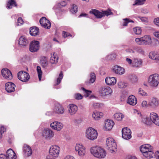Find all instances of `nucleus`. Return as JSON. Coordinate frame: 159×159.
<instances>
[{
	"label": "nucleus",
	"instance_id": "obj_37",
	"mask_svg": "<svg viewBox=\"0 0 159 159\" xmlns=\"http://www.w3.org/2000/svg\"><path fill=\"white\" fill-rule=\"evenodd\" d=\"M58 60V57L55 53L51 56L50 59V62L51 64H56Z\"/></svg>",
	"mask_w": 159,
	"mask_h": 159
},
{
	"label": "nucleus",
	"instance_id": "obj_59",
	"mask_svg": "<svg viewBox=\"0 0 159 159\" xmlns=\"http://www.w3.org/2000/svg\"><path fill=\"white\" fill-rule=\"evenodd\" d=\"M153 22L156 25L159 27V17L155 19L154 20Z\"/></svg>",
	"mask_w": 159,
	"mask_h": 159
},
{
	"label": "nucleus",
	"instance_id": "obj_50",
	"mask_svg": "<svg viewBox=\"0 0 159 159\" xmlns=\"http://www.w3.org/2000/svg\"><path fill=\"white\" fill-rule=\"evenodd\" d=\"M117 84L118 87L120 88H124L126 86V85L124 82L121 81L118 82Z\"/></svg>",
	"mask_w": 159,
	"mask_h": 159
},
{
	"label": "nucleus",
	"instance_id": "obj_43",
	"mask_svg": "<svg viewBox=\"0 0 159 159\" xmlns=\"http://www.w3.org/2000/svg\"><path fill=\"white\" fill-rule=\"evenodd\" d=\"M145 2V0H135L134 3L133 5H141L144 4Z\"/></svg>",
	"mask_w": 159,
	"mask_h": 159
},
{
	"label": "nucleus",
	"instance_id": "obj_27",
	"mask_svg": "<svg viewBox=\"0 0 159 159\" xmlns=\"http://www.w3.org/2000/svg\"><path fill=\"white\" fill-rule=\"evenodd\" d=\"M89 13L94 15L98 18H101L104 16L103 12H100L96 9H92L90 11Z\"/></svg>",
	"mask_w": 159,
	"mask_h": 159
},
{
	"label": "nucleus",
	"instance_id": "obj_3",
	"mask_svg": "<svg viewBox=\"0 0 159 159\" xmlns=\"http://www.w3.org/2000/svg\"><path fill=\"white\" fill-rule=\"evenodd\" d=\"M98 135L97 130L91 127H89L86 130L85 136L89 140L93 141L97 139Z\"/></svg>",
	"mask_w": 159,
	"mask_h": 159
},
{
	"label": "nucleus",
	"instance_id": "obj_49",
	"mask_svg": "<svg viewBox=\"0 0 159 159\" xmlns=\"http://www.w3.org/2000/svg\"><path fill=\"white\" fill-rule=\"evenodd\" d=\"M78 7L75 5L73 4L72 6L71 11L72 13H75L77 11Z\"/></svg>",
	"mask_w": 159,
	"mask_h": 159
},
{
	"label": "nucleus",
	"instance_id": "obj_52",
	"mask_svg": "<svg viewBox=\"0 0 159 159\" xmlns=\"http://www.w3.org/2000/svg\"><path fill=\"white\" fill-rule=\"evenodd\" d=\"M74 98L76 99L80 100L83 98V97L80 94L78 93L75 95Z\"/></svg>",
	"mask_w": 159,
	"mask_h": 159
},
{
	"label": "nucleus",
	"instance_id": "obj_60",
	"mask_svg": "<svg viewBox=\"0 0 159 159\" xmlns=\"http://www.w3.org/2000/svg\"><path fill=\"white\" fill-rule=\"evenodd\" d=\"M134 113L135 115H137L140 117L141 116H142L140 111L137 110H134Z\"/></svg>",
	"mask_w": 159,
	"mask_h": 159
},
{
	"label": "nucleus",
	"instance_id": "obj_26",
	"mask_svg": "<svg viewBox=\"0 0 159 159\" xmlns=\"http://www.w3.org/2000/svg\"><path fill=\"white\" fill-rule=\"evenodd\" d=\"M113 71L116 74L119 75L124 74L125 72V70L124 68L118 66H114L113 69Z\"/></svg>",
	"mask_w": 159,
	"mask_h": 159
},
{
	"label": "nucleus",
	"instance_id": "obj_17",
	"mask_svg": "<svg viewBox=\"0 0 159 159\" xmlns=\"http://www.w3.org/2000/svg\"><path fill=\"white\" fill-rule=\"evenodd\" d=\"M150 119L153 122L157 125L159 126V116L155 113L152 112L150 114Z\"/></svg>",
	"mask_w": 159,
	"mask_h": 159
},
{
	"label": "nucleus",
	"instance_id": "obj_13",
	"mask_svg": "<svg viewBox=\"0 0 159 159\" xmlns=\"http://www.w3.org/2000/svg\"><path fill=\"white\" fill-rule=\"evenodd\" d=\"M114 125V123L113 120L110 119H107L104 121L103 128L105 130L109 131L112 129Z\"/></svg>",
	"mask_w": 159,
	"mask_h": 159
},
{
	"label": "nucleus",
	"instance_id": "obj_12",
	"mask_svg": "<svg viewBox=\"0 0 159 159\" xmlns=\"http://www.w3.org/2000/svg\"><path fill=\"white\" fill-rule=\"evenodd\" d=\"M53 110L54 113L59 115L63 114L65 112V110L63 107L58 104L55 105Z\"/></svg>",
	"mask_w": 159,
	"mask_h": 159
},
{
	"label": "nucleus",
	"instance_id": "obj_7",
	"mask_svg": "<svg viewBox=\"0 0 159 159\" xmlns=\"http://www.w3.org/2000/svg\"><path fill=\"white\" fill-rule=\"evenodd\" d=\"M112 91L109 87H103L100 89L99 93L101 96L104 97L108 95H111Z\"/></svg>",
	"mask_w": 159,
	"mask_h": 159
},
{
	"label": "nucleus",
	"instance_id": "obj_32",
	"mask_svg": "<svg viewBox=\"0 0 159 159\" xmlns=\"http://www.w3.org/2000/svg\"><path fill=\"white\" fill-rule=\"evenodd\" d=\"M30 33L32 36H35L38 35L39 34V30L36 27H31L30 28Z\"/></svg>",
	"mask_w": 159,
	"mask_h": 159
},
{
	"label": "nucleus",
	"instance_id": "obj_1",
	"mask_svg": "<svg viewBox=\"0 0 159 159\" xmlns=\"http://www.w3.org/2000/svg\"><path fill=\"white\" fill-rule=\"evenodd\" d=\"M89 150L91 154L94 157L98 158H104L107 155V152L105 149L99 146L92 147L90 148Z\"/></svg>",
	"mask_w": 159,
	"mask_h": 159
},
{
	"label": "nucleus",
	"instance_id": "obj_47",
	"mask_svg": "<svg viewBox=\"0 0 159 159\" xmlns=\"http://www.w3.org/2000/svg\"><path fill=\"white\" fill-rule=\"evenodd\" d=\"M63 78V74L62 71H61L60 74L59 75V77L57 79V83L55 85H58L60 83L61 79Z\"/></svg>",
	"mask_w": 159,
	"mask_h": 159
},
{
	"label": "nucleus",
	"instance_id": "obj_15",
	"mask_svg": "<svg viewBox=\"0 0 159 159\" xmlns=\"http://www.w3.org/2000/svg\"><path fill=\"white\" fill-rule=\"evenodd\" d=\"M1 73L3 77L6 79L11 80L12 78V75L11 72L6 68L3 69L2 70Z\"/></svg>",
	"mask_w": 159,
	"mask_h": 159
},
{
	"label": "nucleus",
	"instance_id": "obj_33",
	"mask_svg": "<svg viewBox=\"0 0 159 159\" xmlns=\"http://www.w3.org/2000/svg\"><path fill=\"white\" fill-rule=\"evenodd\" d=\"M113 116L114 119L117 121H122L123 118L124 117V115L120 112H117L115 113Z\"/></svg>",
	"mask_w": 159,
	"mask_h": 159
},
{
	"label": "nucleus",
	"instance_id": "obj_41",
	"mask_svg": "<svg viewBox=\"0 0 159 159\" xmlns=\"http://www.w3.org/2000/svg\"><path fill=\"white\" fill-rule=\"evenodd\" d=\"M90 78L89 83H93L95 80L96 75L94 73H91L90 75Z\"/></svg>",
	"mask_w": 159,
	"mask_h": 159
},
{
	"label": "nucleus",
	"instance_id": "obj_34",
	"mask_svg": "<svg viewBox=\"0 0 159 159\" xmlns=\"http://www.w3.org/2000/svg\"><path fill=\"white\" fill-rule=\"evenodd\" d=\"M142 37L144 45H150L152 43V39L149 36L145 35Z\"/></svg>",
	"mask_w": 159,
	"mask_h": 159
},
{
	"label": "nucleus",
	"instance_id": "obj_25",
	"mask_svg": "<svg viewBox=\"0 0 159 159\" xmlns=\"http://www.w3.org/2000/svg\"><path fill=\"white\" fill-rule=\"evenodd\" d=\"M15 85L11 82H8L6 84L5 89L8 93L14 92L15 90Z\"/></svg>",
	"mask_w": 159,
	"mask_h": 159
},
{
	"label": "nucleus",
	"instance_id": "obj_23",
	"mask_svg": "<svg viewBox=\"0 0 159 159\" xmlns=\"http://www.w3.org/2000/svg\"><path fill=\"white\" fill-rule=\"evenodd\" d=\"M142 63L143 61L141 59L134 58L133 60L132 66L135 68H139L141 66Z\"/></svg>",
	"mask_w": 159,
	"mask_h": 159
},
{
	"label": "nucleus",
	"instance_id": "obj_4",
	"mask_svg": "<svg viewBox=\"0 0 159 159\" xmlns=\"http://www.w3.org/2000/svg\"><path fill=\"white\" fill-rule=\"evenodd\" d=\"M148 83L150 86L152 88H156L158 86L159 84V75L155 73L149 76Z\"/></svg>",
	"mask_w": 159,
	"mask_h": 159
},
{
	"label": "nucleus",
	"instance_id": "obj_58",
	"mask_svg": "<svg viewBox=\"0 0 159 159\" xmlns=\"http://www.w3.org/2000/svg\"><path fill=\"white\" fill-rule=\"evenodd\" d=\"M139 93L142 96H145L146 95L147 93L143 90L139 89Z\"/></svg>",
	"mask_w": 159,
	"mask_h": 159
},
{
	"label": "nucleus",
	"instance_id": "obj_29",
	"mask_svg": "<svg viewBox=\"0 0 159 159\" xmlns=\"http://www.w3.org/2000/svg\"><path fill=\"white\" fill-rule=\"evenodd\" d=\"M127 103L132 106H134L137 103V99L134 96L130 95L128 97Z\"/></svg>",
	"mask_w": 159,
	"mask_h": 159
},
{
	"label": "nucleus",
	"instance_id": "obj_56",
	"mask_svg": "<svg viewBox=\"0 0 159 159\" xmlns=\"http://www.w3.org/2000/svg\"><path fill=\"white\" fill-rule=\"evenodd\" d=\"M137 18H139L142 22H148V19L145 17L138 16L137 17Z\"/></svg>",
	"mask_w": 159,
	"mask_h": 159
},
{
	"label": "nucleus",
	"instance_id": "obj_21",
	"mask_svg": "<svg viewBox=\"0 0 159 159\" xmlns=\"http://www.w3.org/2000/svg\"><path fill=\"white\" fill-rule=\"evenodd\" d=\"M5 156L7 159H16V153L11 149L7 151Z\"/></svg>",
	"mask_w": 159,
	"mask_h": 159
},
{
	"label": "nucleus",
	"instance_id": "obj_24",
	"mask_svg": "<svg viewBox=\"0 0 159 159\" xmlns=\"http://www.w3.org/2000/svg\"><path fill=\"white\" fill-rule=\"evenodd\" d=\"M23 151L25 155L27 157L30 156L32 153L31 147L26 144H24L23 146Z\"/></svg>",
	"mask_w": 159,
	"mask_h": 159
},
{
	"label": "nucleus",
	"instance_id": "obj_10",
	"mask_svg": "<svg viewBox=\"0 0 159 159\" xmlns=\"http://www.w3.org/2000/svg\"><path fill=\"white\" fill-rule=\"evenodd\" d=\"M54 135L53 132L48 129H44L42 132L43 136L47 140L52 139Z\"/></svg>",
	"mask_w": 159,
	"mask_h": 159
},
{
	"label": "nucleus",
	"instance_id": "obj_63",
	"mask_svg": "<svg viewBox=\"0 0 159 159\" xmlns=\"http://www.w3.org/2000/svg\"><path fill=\"white\" fill-rule=\"evenodd\" d=\"M147 102L146 101H143L142 103H141V106L142 107H146L148 106V105H147Z\"/></svg>",
	"mask_w": 159,
	"mask_h": 159
},
{
	"label": "nucleus",
	"instance_id": "obj_57",
	"mask_svg": "<svg viewBox=\"0 0 159 159\" xmlns=\"http://www.w3.org/2000/svg\"><path fill=\"white\" fill-rule=\"evenodd\" d=\"M62 35L63 37L65 38L69 36H70L71 37H72L70 33H67L65 31L63 32L62 33Z\"/></svg>",
	"mask_w": 159,
	"mask_h": 159
},
{
	"label": "nucleus",
	"instance_id": "obj_44",
	"mask_svg": "<svg viewBox=\"0 0 159 159\" xmlns=\"http://www.w3.org/2000/svg\"><path fill=\"white\" fill-rule=\"evenodd\" d=\"M134 33L136 34H141L142 30L139 27H136L133 28Z\"/></svg>",
	"mask_w": 159,
	"mask_h": 159
},
{
	"label": "nucleus",
	"instance_id": "obj_38",
	"mask_svg": "<svg viewBox=\"0 0 159 159\" xmlns=\"http://www.w3.org/2000/svg\"><path fill=\"white\" fill-rule=\"evenodd\" d=\"M143 155L148 159H150L153 158L155 154L153 151H150L147 152H145Z\"/></svg>",
	"mask_w": 159,
	"mask_h": 159
},
{
	"label": "nucleus",
	"instance_id": "obj_53",
	"mask_svg": "<svg viewBox=\"0 0 159 159\" xmlns=\"http://www.w3.org/2000/svg\"><path fill=\"white\" fill-rule=\"evenodd\" d=\"M24 23V21L21 17H19L17 20V26H19L22 25Z\"/></svg>",
	"mask_w": 159,
	"mask_h": 159
},
{
	"label": "nucleus",
	"instance_id": "obj_51",
	"mask_svg": "<svg viewBox=\"0 0 159 159\" xmlns=\"http://www.w3.org/2000/svg\"><path fill=\"white\" fill-rule=\"evenodd\" d=\"M116 57V55L115 54H111L107 56V59L109 60H113Z\"/></svg>",
	"mask_w": 159,
	"mask_h": 159
},
{
	"label": "nucleus",
	"instance_id": "obj_40",
	"mask_svg": "<svg viewBox=\"0 0 159 159\" xmlns=\"http://www.w3.org/2000/svg\"><path fill=\"white\" fill-rule=\"evenodd\" d=\"M129 79L131 82L133 83H136L138 81L137 77L135 75H130L129 76Z\"/></svg>",
	"mask_w": 159,
	"mask_h": 159
},
{
	"label": "nucleus",
	"instance_id": "obj_31",
	"mask_svg": "<svg viewBox=\"0 0 159 159\" xmlns=\"http://www.w3.org/2000/svg\"><path fill=\"white\" fill-rule=\"evenodd\" d=\"M149 57L151 59L157 61V62L159 63V56L157 52H150L149 54Z\"/></svg>",
	"mask_w": 159,
	"mask_h": 159
},
{
	"label": "nucleus",
	"instance_id": "obj_11",
	"mask_svg": "<svg viewBox=\"0 0 159 159\" xmlns=\"http://www.w3.org/2000/svg\"><path fill=\"white\" fill-rule=\"evenodd\" d=\"M39 48V42L37 41H32L30 46V50L32 52H34L38 51Z\"/></svg>",
	"mask_w": 159,
	"mask_h": 159
},
{
	"label": "nucleus",
	"instance_id": "obj_30",
	"mask_svg": "<svg viewBox=\"0 0 159 159\" xmlns=\"http://www.w3.org/2000/svg\"><path fill=\"white\" fill-rule=\"evenodd\" d=\"M40 64L44 68L48 67V59L47 57H42L40 59Z\"/></svg>",
	"mask_w": 159,
	"mask_h": 159
},
{
	"label": "nucleus",
	"instance_id": "obj_20",
	"mask_svg": "<svg viewBox=\"0 0 159 159\" xmlns=\"http://www.w3.org/2000/svg\"><path fill=\"white\" fill-rule=\"evenodd\" d=\"M148 105L153 108H155L157 107L159 105V100L156 98H153L149 101Z\"/></svg>",
	"mask_w": 159,
	"mask_h": 159
},
{
	"label": "nucleus",
	"instance_id": "obj_46",
	"mask_svg": "<svg viewBox=\"0 0 159 159\" xmlns=\"http://www.w3.org/2000/svg\"><path fill=\"white\" fill-rule=\"evenodd\" d=\"M123 20L124 21L122 25L124 26H126L127 24L129 22H134V21L133 20H130L128 18L124 19Z\"/></svg>",
	"mask_w": 159,
	"mask_h": 159
},
{
	"label": "nucleus",
	"instance_id": "obj_9",
	"mask_svg": "<svg viewBox=\"0 0 159 159\" xmlns=\"http://www.w3.org/2000/svg\"><path fill=\"white\" fill-rule=\"evenodd\" d=\"M122 137L125 139L128 140L131 138V131L128 128L125 127L122 129Z\"/></svg>",
	"mask_w": 159,
	"mask_h": 159
},
{
	"label": "nucleus",
	"instance_id": "obj_28",
	"mask_svg": "<svg viewBox=\"0 0 159 159\" xmlns=\"http://www.w3.org/2000/svg\"><path fill=\"white\" fill-rule=\"evenodd\" d=\"M106 84L108 85H114L116 82V78L114 77H107L105 79Z\"/></svg>",
	"mask_w": 159,
	"mask_h": 159
},
{
	"label": "nucleus",
	"instance_id": "obj_54",
	"mask_svg": "<svg viewBox=\"0 0 159 159\" xmlns=\"http://www.w3.org/2000/svg\"><path fill=\"white\" fill-rule=\"evenodd\" d=\"M6 129L3 126H1L0 129V139L2 137V134L6 131Z\"/></svg>",
	"mask_w": 159,
	"mask_h": 159
},
{
	"label": "nucleus",
	"instance_id": "obj_48",
	"mask_svg": "<svg viewBox=\"0 0 159 159\" xmlns=\"http://www.w3.org/2000/svg\"><path fill=\"white\" fill-rule=\"evenodd\" d=\"M92 105L94 108L97 109L102 107L103 106V104L102 103H93Z\"/></svg>",
	"mask_w": 159,
	"mask_h": 159
},
{
	"label": "nucleus",
	"instance_id": "obj_55",
	"mask_svg": "<svg viewBox=\"0 0 159 159\" xmlns=\"http://www.w3.org/2000/svg\"><path fill=\"white\" fill-rule=\"evenodd\" d=\"M103 13L104 14V16H108L111 14H112V12H111V11L109 10L108 11H102Z\"/></svg>",
	"mask_w": 159,
	"mask_h": 159
},
{
	"label": "nucleus",
	"instance_id": "obj_22",
	"mask_svg": "<svg viewBox=\"0 0 159 159\" xmlns=\"http://www.w3.org/2000/svg\"><path fill=\"white\" fill-rule=\"evenodd\" d=\"M103 116V113L101 112L94 111L92 115V118L95 120H98L102 118Z\"/></svg>",
	"mask_w": 159,
	"mask_h": 159
},
{
	"label": "nucleus",
	"instance_id": "obj_36",
	"mask_svg": "<svg viewBox=\"0 0 159 159\" xmlns=\"http://www.w3.org/2000/svg\"><path fill=\"white\" fill-rule=\"evenodd\" d=\"M141 121L147 125H150L152 124V121L148 117L145 116H142L140 117Z\"/></svg>",
	"mask_w": 159,
	"mask_h": 159
},
{
	"label": "nucleus",
	"instance_id": "obj_5",
	"mask_svg": "<svg viewBox=\"0 0 159 159\" xmlns=\"http://www.w3.org/2000/svg\"><path fill=\"white\" fill-rule=\"evenodd\" d=\"M75 152L79 156L83 157L86 153V148L82 144L77 143L75 146Z\"/></svg>",
	"mask_w": 159,
	"mask_h": 159
},
{
	"label": "nucleus",
	"instance_id": "obj_35",
	"mask_svg": "<svg viewBox=\"0 0 159 159\" xmlns=\"http://www.w3.org/2000/svg\"><path fill=\"white\" fill-rule=\"evenodd\" d=\"M28 43L26 38L24 36H21L19 40V43L20 45L26 46Z\"/></svg>",
	"mask_w": 159,
	"mask_h": 159
},
{
	"label": "nucleus",
	"instance_id": "obj_18",
	"mask_svg": "<svg viewBox=\"0 0 159 159\" xmlns=\"http://www.w3.org/2000/svg\"><path fill=\"white\" fill-rule=\"evenodd\" d=\"M68 113L71 116L75 115L78 111L77 106L74 104L69 105L68 107Z\"/></svg>",
	"mask_w": 159,
	"mask_h": 159
},
{
	"label": "nucleus",
	"instance_id": "obj_16",
	"mask_svg": "<svg viewBox=\"0 0 159 159\" xmlns=\"http://www.w3.org/2000/svg\"><path fill=\"white\" fill-rule=\"evenodd\" d=\"M39 22L41 25L45 28L49 29L51 27V23L45 17H42L40 19Z\"/></svg>",
	"mask_w": 159,
	"mask_h": 159
},
{
	"label": "nucleus",
	"instance_id": "obj_45",
	"mask_svg": "<svg viewBox=\"0 0 159 159\" xmlns=\"http://www.w3.org/2000/svg\"><path fill=\"white\" fill-rule=\"evenodd\" d=\"M135 41L136 43L140 45L144 44L142 37L140 38H136L135 39Z\"/></svg>",
	"mask_w": 159,
	"mask_h": 159
},
{
	"label": "nucleus",
	"instance_id": "obj_64",
	"mask_svg": "<svg viewBox=\"0 0 159 159\" xmlns=\"http://www.w3.org/2000/svg\"><path fill=\"white\" fill-rule=\"evenodd\" d=\"M64 159H75V158L72 156L68 155L65 157Z\"/></svg>",
	"mask_w": 159,
	"mask_h": 159
},
{
	"label": "nucleus",
	"instance_id": "obj_19",
	"mask_svg": "<svg viewBox=\"0 0 159 159\" xmlns=\"http://www.w3.org/2000/svg\"><path fill=\"white\" fill-rule=\"evenodd\" d=\"M152 147L149 144H146L141 146L140 148V151L143 154L150 151H153Z\"/></svg>",
	"mask_w": 159,
	"mask_h": 159
},
{
	"label": "nucleus",
	"instance_id": "obj_61",
	"mask_svg": "<svg viewBox=\"0 0 159 159\" xmlns=\"http://www.w3.org/2000/svg\"><path fill=\"white\" fill-rule=\"evenodd\" d=\"M126 60L127 63L132 66L133 60L128 57L126 58Z\"/></svg>",
	"mask_w": 159,
	"mask_h": 159
},
{
	"label": "nucleus",
	"instance_id": "obj_2",
	"mask_svg": "<svg viewBox=\"0 0 159 159\" xmlns=\"http://www.w3.org/2000/svg\"><path fill=\"white\" fill-rule=\"evenodd\" d=\"M106 144L107 149L111 153H113L117 151V145L113 139L107 138Z\"/></svg>",
	"mask_w": 159,
	"mask_h": 159
},
{
	"label": "nucleus",
	"instance_id": "obj_39",
	"mask_svg": "<svg viewBox=\"0 0 159 159\" xmlns=\"http://www.w3.org/2000/svg\"><path fill=\"white\" fill-rule=\"evenodd\" d=\"M14 5L15 6H17L16 2L15 0H10L8 2L7 4V7L8 9H11L12 8V6Z\"/></svg>",
	"mask_w": 159,
	"mask_h": 159
},
{
	"label": "nucleus",
	"instance_id": "obj_62",
	"mask_svg": "<svg viewBox=\"0 0 159 159\" xmlns=\"http://www.w3.org/2000/svg\"><path fill=\"white\" fill-rule=\"evenodd\" d=\"M81 89L82 90L84 91L87 94V96L89 95L91 93V91L86 90L84 88H81Z\"/></svg>",
	"mask_w": 159,
	"mask_h": 159
},
{
	"label": "nucleus",
	"instance_id": "obj_14",
	"mask_svg": "<svg viewBox=\"0 0 159 159\" xmlns=\"http://www.w3.org/2000/svg\"><path fill=\"white\" fill-rule=\"evenodd\" d=\"M50 126L52 129L59 131L62 129L63 125L61 122L55 121L50 124Z\"/></svg>",
	"mask_w": 159,
	"mask_h": 159
},
{
	"label": "nucleus",
	"instance_id": "obj_8",
	"mask_svg": "<svg viewBox=\"0 0 159 159\" xmlns=\"http://www.w3.org/2000/svg\"><path fill=\"white\" fill-rule=\"evenodd\" d=\"M60 149V147L57 145L52 146L50 148L49 153L53 157H57L59 155Z\"/></svg>",
	"mask_w": 159,
	"mask_h": 159
},
{
	"label": "nucleus",
	"instance_id": "obj_42",
	"mask_svg": "<svg viewBox=\"0 0 159 159\" xmlns=\"http://www.w3.org/2000/svg\"><path fill=\"white\" fill-rule=\"evenodd\" d=\"M37 71L38 74L39 80V81H41L42 75V71L41 70V68L40 66H37Z\"/></svg>",
	"mask_w": 159,
	"mask_h": 159
},
{
	"label": "nucleus",
	"instance_id": "obj_6",
	"mask_svg": "<svg viewBox=\"0 0 159 159\" xmlns=\"http://www.w3.org/2000/svg\"><path fill=\"white\" fill-rule=\"evenodd\" d=\"M18 79L23 82H27L30 78V76L27 72L24 71H20L18 73Z\"/></svg>",
	"mask_w": 159,
	"mask_h": 159
}]
</instances>
